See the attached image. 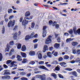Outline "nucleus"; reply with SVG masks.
I'll return each mask as SVG.
<instances>
[{
  "label": "nucleus",
  "mask_w": 80,
  "mask_h": 80,
  "mask_svg": "<svg viewBox=\"0 0 80 80\" xmlns=\"http://www.w3.org/2000/svg\"><path fill=\"white\" fill-rule=\"evenodd\" d=\"M68 58H69V56L68 55H65L64 57V60H68Z\"/></svg>",
  "instance_id": "obj_35"
},
{
  "label": "nucleus",
  "mask_w": 80,
  "mask_h": 80,
  "mask_svg": "<svg viewBox=\"0 0 80 80\" xmlns=\"http://www.w3.org/2000/svg\"><path fill=\"white\" fill-rule=\"evenodd\" d=\"M73 58H74V56L73 55H71L70 57V60H72V59H73Z\"/></svg>",
  "instance_id": "obj_59"
},
{
  "label": "nucleus",
  "mask_w": 80,
  "mask_h": 80,
  "mask_svg": "<svg viewBox=\"0 0 80 80\" xmlns=\"http://www.w3.org/2000/svg\"><path fill=\"white\" fill-rule=\"evenodd\" d=\"M33 18V16H30L29 18H24V19L22 20V25L23 26H24V27L26 26V25L28 24V22H32V20L30 21H27V20H32Z\"/></svg>",
  "instance_id": "obj_1"
},
{
  "label": "nucleus",
  "mask_w": 80,
  "mask_h": 80,
  "mask_svg": "<svg viewBox=\"0 0 80 80\" xmlns=\"http://www.w3.org/2000/svg\"><path fill=\"white\" fill-rule=\"evenodd\" d=\"M66 63L64 62H61L60 63V65H62V66H64V65H66Z\"/></svg>",
  "instance_id": "obj_36"
},
{
  "label": "nucleus",
  "mask_w": 80,
  "mask_h": 80,
  "mask_svg": "<svg viewBox=\"0 0 80 80\" xmlns=\"http://www.w3.org/2000/svg\"><path fill=\"white\" fill-rule=\"evenodd\" d=\"M17 35H18V33L17 32L15 33V34H14L13 36V38L15 39V40H16L17 38Z\"/></svg>",
  "instance_id": "obj_20"
},
{
  "label": "nucleus",
  "mask_w": 80,
  "mask_h": 80,
  "mask_svg": "<svg viewBox=\"0 0 80 80\" xmlns=\"http://www.w3.org/2000/svg\"><path fill=\"white\" fill-rule=\"evenodd\" d=\"M29 63L31 65H33L34 64H35V61H32L30 62Z\"/></svg>",
  "instance_id": "obj_48"
},
{
  "label": "nucleus",
  "mask_w": 80,
  "mask_h": 80,
  "mask_svg": "<svg viewBox=\"0 0 80 80\" xmlns=\"http://www.w3.org/2000/svg\"><path fill=\"white\" fill-rule=\"evenodd\" d=\"M21 80H28V78H25L24 77H22L21 78Z\"/></svg>",
  "instance_id": "obj_42"
},
{
  "label": "nucleus",
  "mask_w": 80,
  "mask_h": 80,
  "mask_svg": "<svg viewBox=\"0 0 80 80\" xmlns=\"http://www.w3.org/2000/svg\"><path fill=\"white\" fill-rule=\"evenodd\" d=\"M3 22H4L3 21H2L1 22H0V25H3Z\"/></svg>",
  "instance_id": "obj_62"
},
{
  "label": "nucleus",
  "mask_w": 80,
  "mask_h": 80,
  "mask_svg": "<svg viewBox=\"0 0 80 80\" xmlns=\"http://www.w3.org/2000/svg\"><path fill=\"white\" fill-rule=\"evenodd\" d=\"M21 47H22V44L20 43L18 44L17 46L18 49H20V48H21Z\"/></svg>",
  "instance_id": "obj_26"
},
{
  "label": "nucleus",
  "mask_w": 80,
  "mask_h": 80,
  "mask_svg": "<svg viewBox=\"0 0 80 80\" xmlns=\"http://www.w3.org/2000/svg\"><path fill=\"white\" fill-rule=\"evenodd\" d=\"M30 12L29 11L27 12L25 15V17H28V16H30Z\"/></svg>",
  "instance_id": "obj_18"
},
{
  "label": "nucleus",
  "mask_w": 80,
  "mask_h": 80,
  "mask_svg": "<svg viewBox=\"0 0 80 80\" xmlns=\"http://www.w3.org/2000/svg\"><path fill=\"white\" fill-rule=\"evenodd\" d=\"M38 68L41 69H43V70H48V69L44 66H40L38 67Z\"/></svg>",
  "instance_id": "obj_11"
},
{
  "label": "nucleus",
  "mask_w": 80,
  "mask_h": 80,
  "mask_svg": "<svg viewBox=\"0 0 80 80\" xmlns=\"http://www.w3.org/2000/svg\"><path fill=\"white\" fill-rule=\"evenodd\" d=\"M44 64V61H41L39 62V64Z\"/></svg>",
  "instance_id": "obj_56"
},
{
  "label": "nucleus",
  "mask_w": 80,
  "mask_h": 80,
  "mask_svg": "<svg viewBox=\"0 0 80 80\" xmlns=\"http://www.w3.org/2000/svg\"><path fill=\"white\" fill-rule=\"evenodd\" d=\"M54 47L55 48L58 49V48L60 47V44L55 43L54 45Z\"/></svg>",
  "instance_id": "obj_12"
},
{
  "label": "nucleus",
  "mask_w": 80,
  "mask_h": 80,
  "mask_svg": "<svg viewBox=\"0 0 80 80\" xmlns=\"http://www.w3.org/2000/svg\"><path fill=\"white\" fill-rule=\"evenodd\" d=\"M76 30H77V28H76V27H74L73 28V31L75 34H76V32H77V31Z\"/></svg>",
  "instance_id": "obj_28"
},
{
  "label": "nucleus",
  "mask_w": 80,
  "mask_h": 80,
  "mask_svg": "<svg viewBox=\"0 0 80 80\" xmlns=\"http://www.w3.org/2000/svg\"><path fill=\"white\" fill-rule=\"evenodd\" d=\"M53 49V48L52 47H50L49 48V51H52Z\"/></svg>",
  "instance_id": "obj_54"
},
{
  "label": "nucleus",
  "mask_w": 80,
  "mask_h": 80,
  "mask_svg": "<svg viewBox=\"0 0 80 80\" xmlns=\"http://www.w3.org/2000/svg\"><path fill=\"white\" fill-rule=\"evenodd\" d=\"M36 78H39L41 80H46V75L43 74L42 75H37L36 76Z\"/></svg>",
  "instance_id": "obj_2"
},
{
  "label": "nucleus",
  "mask_w": 80,
  "mask_h": 80,
  "mask_svg": "<svg viewBox=\"0 0 80 80\" xmlns=\"http://www.w3.org/2000/svg\"><path fill=\"white\" fill-rule=\"evenodd\" d=\"M58 35H59V34H57L56 33H55L54 34V36H55V38H57V37H58Z\"/></svg>",
  "instance_id": "obj_51"
},
{
  "label": "nucleus",
  "mask_w": 80,
  "mask_h": 80,
  "mask_svg": "<svg viewBox=\"0 0 80 80\" xmlns=\"http://www.w3.org/2000/svg\"><path fill=\"white\" fill-rule=\"evenodd\" d=\"M78 44V43L77 42H73L72 43V45L73 47H76V46H77V45Z\"/></svg>",
  "instance_id": "obj_16"
},
{
  "label": "nucleus",
  "mask_w": 80,
  "mask_h": 80,
  "mask_svg": "<svg viewBox=\"0 0 80 80\" xmlns=\"http://www.w3.org/2000/svg\"><path fill=\"white\" fill-rule=\"evenodd\" d=\"M15 20H13L12 21L11 20L8 24V27H13L14 25H15Z\"/></svg>",
  "instance_id": "obj_5"
},
{
  "label": "nucleus",
  "mask_w": 80,
  "mask_h": 80,
  "mask_svg": "<svg viewBox=\"0 0 80 80\" xmlns=\"http://www.w3.org/2000/svg\"><path fill=\"white\" fill-rule=\"evenodd\" d=\"M35 51H31L30 52H29V54L31 56H33V55H35Z\"/></svg>",
  "instance_id": "obj_19"
},
{
  "label": "nucleus",
  "mask_w": 80,
  "mask_h": 80,
  "mask_svg": "<svg viewBox=\"0 0 80 80\" xmlns=\"http://www.w3.org/2000/svg\"><path fill=\"white\" fill-rule=\"evenodd\" d=\"M55 70L56 71H59L60 70V68H59V66L57 65V67L55 68Z\"/></svg>",
  "instance_id": "obj_29"
},
{
  "label": "nucleus",
  "mask_w": 80,
  "mask_h": 80,
  "mask_svg": "<svg viewBox=\"0 0 80 80\" xmlns=\"http://www.w3.org/2000/svg\"><path fill=\"white\" fill-rule=\"evenodd\" d=\"M72 52L73 54H75L76 53L77 54V51H76V49H72Z\"/></svg>",
  "instance_id": "obj_44"
},
{
  "label": "nucleus",
  "mask_w": 80,
  "mask_h": 80,
  "mask_svg": "<svg viewBox=\"0 0 80 80\" xmlns=\"http://www.w3.org/2000/svg\"><path fill=\"white\" fill-rule=\"evenodd\" d=\"M51 76H52V77H53V78H54L55 79H57V74H55V73H52L51 74Z\"/></svg>",
  "instance_id": "obj_14"
},
{
  "label": "nucleus",
  "mask_w": 80,
  "mask_h": 80,
  "mask_svg": "<svg viewBox=\"0 0 80 80\" xmlns=\"http://www.w3.org/2000/svg\"><path fill=\"white\" fill-rule=\"evenodd\" d=\"M10 45H9L8 44L7 45V48L5 49L6 52H9V50H10Z\"/></svg>",
  "instance_id": "obj_13"
},
{
  "label": "nucleus",
  "mask_w": 80,
  "mask_h": 80,
  "mask_svg": "<svg viewBox=\"0 0 80 80\" xmlns=\"http://www.w3.org/2000/svg\"><path fill=\"white\" fill-rule=\"evenodd\" d=\"M38 46V44H35V45H34V48H37Z\"/></svg>",
  "instance_id": "obj_63"
},
{
  "label": "nucleus",
  "mask_w": 80,
  "mask_h": 80,
  "mask_svg": "<svg viewBox=\"0 0 80 80\" xmlns=\"http://www.w3.org/2000/svg\"><path fill=\"white\" fill-rule=\"evenodd\" d=\"M48 50V47L47 45H45L44 46V48H43V50L42 51L43 52H45L47 50Z\"/></svg>",
  "instance_id": "obj_8"
},
{
  "label": "nucleus",
  "mask_w": 80,
  "mask_h": 80,
  "mask_svg": "<svg viewBox=\"0 0 80 80\" xmlns=\"http://www.w3.org/2000/svg\"><path fill=\"white\" fill-rule=\"evenodd\" d=\"M17 60H18V61H22V57L20 56L19 55H17Z\"/></svg>",
  "instance_id": "obj_17"
},
{
  "label": "nucleus",
  "mask_w": 80,
  "mask_h": 80,
  "mask_svg": "<svg viewBox=\"0 0 80 80\" xmlns=\"http://www.w3.org/2000/svg\"><path fill=\"white\" fill-rule=\"evenodd\" d=\"M30 38H31L30 36L29 35H27L26 36L25 40H28Z\"/></svg>",
  "instance_id": "obj_22"
},
{
  "label": "nucleus",
  "mask_w": 80,
  "mask_h": 80,
  "mask_svg": "<svg viewBox=\"0 0 80 80\" xmlns=\"http://www.w3.org/2000/svg\"><path fill=\"white\" fill-rule=\"evenodd\" d=\"M9 44V45H13L14 44V42H13V41H11L10 42Z\"/></svg>",
  "instance_id": "obj_41"
},
{
  "label": "nucleus",
  "mask_w": 80,
  "mask_h": 80,
  "mask_svg": "<svg viewBox=\"0 0 80 80\" xmlns=\"http://www.w3.org/2000/svg\"><path fill=\"white\" fill-rule=\"evenodd\" d=\"M55 27L56 28H57V29H58V28H59L60 26H59V25L57 24L55 25Z\"/></svg>",
  "instance_id": "obj_46"
},
{
  "label": "nucleus",
  "mask_w": 80,
  "mask_h": 80,
  "mask_svg": "<svg viewBox=\"0 0 80 80\" xmlns=\"http://www.w3.org/2000/svg\"><path fill=\"white\" fill-rule=\"evenodd\" d=\"M52 38V36H49L46 39L45 43L46 44H49V43H50L52 42V39H51Z\"/></svg>",
  "instance_id": "obj_4"
},
{
  "label": "nucleus",
  "mask_w": 80,
  "mask_h": 80,
  "mask_svg": "<svg viewBox=\"0 0 80 80\" xmlns=\"http://www.w3.org/2000/svg\"><path fill=\"white\" fill-rule=\"evenodd\" d=\"M12 62V60H8L7 61V64H10Z\"/></svg>",
  "instance_id": "obj_40"
},
{
  "label": "nucleus",
  "mask_w": 80,
  "mask_h": 80,
  "mask_svg": "<svg viewBox=\"0 0 80 80\" xmlns=\"http://www.w3.org/2000/svg\"><path fill=\"white\" fill-rule=\"evenodd\" d=\"M58 60L59 62H61L63 60V58L62 57H60L58 59Z\"/></svg>",
  "instance_id": "obj_43"
},
{
  "label": "nucleus",
  "mask_w": 80,
  "mask_h": 80,
  "mask_svg": "<svg viewBox=\"0 0 80 80\" xmlns=\"http://www.w3.org/2000/svg\"><path fill=\"white\" fill-rule=\"evenodd\" d=\"M12 52H15V50H14V49H12L11 50L10 52L9 53V55H10V56L11 55H12Z\"/></svg>",
  "instance_id": "obj_24"
},
{
  "label": "nucleus",
  "mask_w": 80,
  "mask_h": 80,
  "mask_svg": "<svg viewBox=\"0 0 80 80\" xmlns=\"http://www.w3.org/2000/svg\"><path fill=\"white\" fill-rule=\"evenodd\" d=\"M11 77L8 75H5L2 77V79H6V80H10Z\"/></svg>",
  "instance_id": "obj_7"
},
{
  "label": "nucleus",
  "mask_w": 80,
  "mask_h": 80,
  "mask_svg": "<svg viewBox=\"0 0 80 80\" xmlns=\"http://www.w3.org/2000/svg\"><path fill=\"white\" fill-rule=\"evenodd\" d=\"M71 41V38H68L66 40V42L67 43H68V42H70Z\"/></svg>",
  "instance_id": "obj_45"
},
{
  "label": "nucleus",
  "mask_w": 80,
  "mask_h": 80,
  "mask_svg": "<svg viewBox=\"0 0 80 80\" xmlns=\"http://www.w3.org/2000/svg\"><path fill=\"white\" fill-rule=\"evenodd\" d=\"M38 57L39 59H42V55L41 53H39L38 55Z\"/></svg>",
  "instance_id": "obj_23"
},
{
  "label": "nucleus",
  "mask_w": 80,
  "mask_h": 80,
  "mask_svg": "<svg viewBox=\"0 0 80 80\" xmlns=\"http://www.w3.org/2000/svg\"><path fill=\"white\" fill-rule=\"evenodd\" d=\"M37 42H38L37 39H35L33 40V43H37Z\"/></svg>",
  "instance_id": "obj_55"
},
{
  "label": "nucleus",
  "mask_w": 80,
  "mask_h": 80,
  "mask_svg": "<svg viewBox=\"0 0 80 80\" xmlns=\"http://www.w3.org/2000/svg\"><path fill=\"white\" fill-rule=\"evenodd\" d=\"M3 67L5 68H8V66L6 64H4Z\"/></svg>",
  "instance_id": "obj_61"
},
{
  "label": "nucleus",
  "mask_w": 80,
  "mask_h": 80,
  "mask_svg": "<svg viewBox=\"0 0 80 80\" xmlns=\"http://www.w3.org/2000/svg\"><path fill=\"white\" fill-rule=\"evenodd\" d=\"M23 20V17H21L19 19V21L21 23H22V21Z\"/></svg>",
  "instance_id": "obj_57"
},
{
  "label": "nucleus",
  "mask_w": 80,
  "mask_h": 80,
  "mask_svg": "<svg viewBox=\"0 0 80 80\" xmlns=\"http://www.w3.org/2000/svg\"><path fill=\"white\" fill-rule=\"evenodd\" d=\"M76 62H77L78 63V62H80V58H78L75 60Z\"/></svg>",
  "instance_id": "obj_38"
},
{
  "label": "nucleus",
  "mask_w": 80,
  "mask_h": 80,
  "mask_svg": "<svg viewBox=\"0 0 80 80\" xmlns=\"http://www.w3.org/2000/svg\"><path fill=\"white\" fill-rule=\"evenodd\" d=\"M57 40L58 41V43H60L61 41V39L60 38V37H59L57 38Z\"/></svg>",
  "instance_id": "obj_37"
},
{
  "label": "nucleus",
  "mask_w": 80,
  "mask_h": 80,
  "mask_svg": "<svg viewBox=\"0 0 80 80\" xmlns=\"http://www.w3.org/2000/svg\"><path fill=\"white\" fill-rule=\"evenodd\" d=\"M53 55L55 57H57L58 55V52H55L53 54Z\"/></svg>",
  "instance_id": "obj_53"
},
{
  "label": "nucleus",
  "mask_w": 80,
  "mask_h": 80,
  "mask_svg": "<svg viewBox=\"0 0 80 80\" xmlns=\"http://www.w3.org/2000/svg\"><path fill=\"white\" fill-rule=\"evenodd\" d=\"M72 75L75 76V77H78V74H77V72L76 71H74L72 72Z\"/></svg>",
  "instance_id": "obj_15"
},
{
  "label": "nucleus",
  "mask_w": 80,
  "mask_h": 80,
  "mask_svg": "<svg viewBox=\"0 0 80 80\" xmlns=\"http://www.w3.org/2000/svg\"><path fill=\"white\" fill-rule=\"evenodd\" d=\"M57 22H56L55 21H54L53 22L52 26L53 27H55V23H57Z\"/></svg>",
  "instance_id": "obj_58"
},
{
  "label": "nucleus",
  "mask_w": 80,
  "mask_h": 80,
  "mask_svg": "<svg viewBox=\"0 0 80 80\" xmlns=\"http://www.w3.org/2000/svg\"><path fill=\"white\" fill-rule=\"evenodd\" d=\"M76 54L77 55H80V49L76 50Z\"/></svg>",
  "instance_id": "obj_25"
},
{
  "label": "nucleus",
  "mask_w": 80,
  "mask_h": 80,
  "mask_svg": "<svg viewBox=\"0 0 80 80\" xmlns=\"http://www.w3.org/2000/svg\"><path fill=\"white\" fill-rule=\"evenodd\" d=\"M2 59H3V55L2 53L0 52V61L1 62L2 60Z\"/></svg>",
  "instance_id": "obj_32"
},
{
  "label": "nucleus",
  "mask_w": 80,
  "mask_h": 80,
  "mask_svg": "<svg viewBox=\"0 0 80 80\" xmlns=\"http://www.w3.org/2000/svg\"><path fill=\"white\" fill-rule=\"evenodd\" d=\"M15 63V61H12L11 62L10 65L12 66H15V67H17V65L15 64H14Z\"/></svg>",
  "instance_id": "obj_30"
},
{
  "label": "nucleus",
  "mask_w": 80,
  "mask_h": 80,
  "mask_svg": "<svg viewBox=\"0 0 80 80\" xmlns=\"http://www.w3.org/2000/svg\"><path fill=\"white\" fill-rule=\"evenodd\" d=\"M18 28V26H15L14 27V28L13 29V30H16Z\"/></svg>",
  "instance_id": "obj_49"
},
{
  "label": "nucleus",
  "mask_w": 80,
  "mask_h": 80,
  "mask_svg": "<svg viewBox=\"0 0 80 80\" xmlns=\"http://www.w3.org/2000/svg\"><path fill=\"white\" fill-rule=\"evenodd\" d=\"M47 80H52V78L50 77H49V78H47Z\"/></svg>",
  "instance_id": "obj_64"
},
{
  "label": "nucleus",
  "mask_w": 80,
  "mask_h": 80,
  "mask_svg": "<svg viewBox=\"0 0 80 80\" xmlns=\"http://www.w3.org/2000/svg\"><path fill=\"white\" fill-rule=\"evenodd\" d=\"M47 26H43L42 28V37L43 38L47 36Z\"/></svg>",
  "instance_id": "obj_3"
},
{
  "label": "nucleus",
  "mask_w": 80,
  "mask_h": 80,
  "mask_svg": "<svg viewBox=\"0 0 80 80\" xmlns=\"http://www.w3.org/2000/svg\"><path fill=\"white\" fill-rule=\"evenodd\" d=\"M59 77L60 78H63L64 77H63V75H62V74H58Z\"/></svg>",
  "instance_id": "obj_39"
},
{
  "label": "nucleus",
  "mask_w": 80,
  "mask_h": 80,
  "mask_svg": "<svg viewBox=\"0 0 80 80\" xmlns=\"http://www.w3.org/2000/svg\"><path fill=\"white\" fill-rule=\"evenodd\" d=\"M55 50L53 51L52 53L50 52H48L47 53V56L49 58H52V54H53L55 52Z\"/></svg>",
  "instance_id": "obj_6"
},
{
  "label": "nucleus",
  "mask_w": 80,
  "mask_h": 80,
  "mask_svg": "<svg viewBox=\"0 0 80 80\" xmlns=\"http://www.w3.org/2000/svg\"><path fill=\"white\" fill-rule=\"evenodd\" d=\"M35 22H32L31 26V28H34V27H35Z\"/></svg>",
  "instance_id": "obj_27"
},
{
  "label": "nucleus",
  "mask_w": 80,
  "mask_h": 80,
  "mask_svg": "<svg viewBox=\"0 0 80 80\" xmlns=\"http://www.w3.org/2000/svg\"><path fill=\"white\" fill-rule=\"evenodd\" d=\"M21 55L24 58H26V53L23 52H21Z\"/></svg>",
  "instance_id": "obj_21"
},
{
  "label": "nucleus",
  "mask_w": 80,
  "mask_h": 80,
  "mask_svg": "<svg viewBox=\"0 0 80 80\" xmlns=\"http://www.w3.org/2000/svg\"><path fill=\"white\" fill-rule=\"evenodd\" d=\"M68 32H69V33H70L71 35H72V34H73V31L72 29H71L69 30V31H68Z\"/></svg>",
  "instance_id": "obj_31"
},
{
  "label": "nucleus",
  "mask_w": 80,
  "mask_h": 80,
  "mask_svg": "<svg viewBox=\"0 0 80 80\" xmlns=\"http://www.w3.org/2000/svg\"><path fill=\"white\" fill-rule=\"evenodd\" d=\"M21 75H26V72H21L20 73Z\"/></svg>",
  "instance_id": "obj_52"
},
{
  "label": "nucleus",
  "mask_w": 80,
  "mask_h": 80,
  "mask_svg": "<svg viewBox=\"0 0 80 80\" xmlns=\"http://www.w3.org/2000/svg\"><path fill=\"white\" fill-rule=\"evenodd\" d=\"M27 62V59L24 58L23 60L22 61V63H25Z\"/></svg>",
  "instance_id": "obj_33"
},
{
  "label": "nucleus",
  "mask_w": 80,
  "mask_h": 80,
  "mask_svg": "<svg viewBox=\"0 0 80 80\" xmlns=\"http://www.w3.org/2000/svg\"><path fill=\"white\" fill-rule=\"evenodd\" d=\"M4 72H4V74H3V75H10V73L9 72H8V70H4Z\"/></svg>",
  "instance_id": "obj_9"
},
{
  "label": "nucleus",
  "mask_w": 80,
  "mask_h": 80,
  "mask_svg": "<svg viewBox=\"0 0 80 80\" xmlns=\"http://www.w3.org/2000/svg\"><path fill=\"white\" fill-rule=\"evenodd\" d=\"M27 50V48H26V46L25 45H23L21 48V50L22 52H25Z\"/></svg>",
  "instance_id": "obj_10"
},
{
  "label": "nucleus",
  "mask_w": 80,
  "mask_h": 80,
  "mask_svg": "<svg viewBox=\"0 0 80 80\" xmlns=\"http://www.w3.org/2000/svg\"><path fill=\"white\" fill-rule=\"evenodd\" d=\"M20 77H15L14 78V80H15L17 79H18Z\"/></svg>",
  "instance_id": "obj_60"
},
{
  "label": "nucleus",
  "mask_w": 80,
  "mask_h": 80,
  "mask_svg": "<svg viewBox=\"0 0 80 80\" xmlns=\"http://www.w3.org/2000/svg\"><path fill=\"white\" fill-rule=\"evenodd\" d=\"M12 11L13 10H12V9H9L8 10V13H12Z\"/></svg>",
  "instance_id": "obj_34"
},
{
  "label": "nucleus",
  "mask_w": 80,
  "mask_h": 80,
  "mask_svg": "<svg viewBox=\"0 0 80 80\" xmlns=\"http://www.w3.org/2000/svg\"><path fill=\"white\" fill-rule=\"evenodd\" d=\"M5 28L3 27L2 30V34H4V33H5Z\"/></svg>",
  "instance_id": "obj_50"
},
{
  "label": "nucleus",
  "mask_w": 80,
  "mask_h": 80,
  "mask_svg": "<svg viewBox=\"0 0 80 80\" xmlns=\"http://www.w3.org/2000/svg\"><path fill=\"white\" fill-rule=\"evenodd\" d=\"M35 34V32H32L30 35V37H31L33 38V36H34V34Z\"/></svg>",
  "instance_id": "obj_47"
}]
</instances>
